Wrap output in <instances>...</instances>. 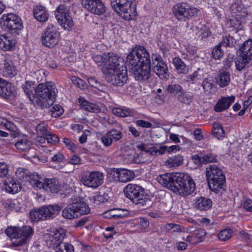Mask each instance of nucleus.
<instances>
[{"instance_id": "nucleus-64", "label": "nucleus", "mask_w": 252, "mask_h": 252, "mask_svg": "<svg viewBox=\"0 0 252 252\" xmlns=\"http://www.w3.org/2000/svg\"><path fill=\"white\" fill-rule=\"evenodd\" d=\"M198 71H194L192 74L189 75L186 77V81L188 82H191L193 83L197 79Z\"/></svg>"}, {"instance_id": "nucleus-26", "label": "nucleus", "mask_w": 252, "mask_h": 252, "mask_svg": "<svg viewBox=\"0 0 252 252\" xmlns=\"http://www.w3.org/2000/svg\"><path fill=\"white\" fill-rule=\"evenodd\" d=\"M127 215V210L121 209L120 208L110 209L103 213V216L105 218L114 220L124 218Z\"/></svg>"}, {"instance_id": "nucleus-43", "label": "nucleus", "mask_w": 252, "mask_h": 252, "mask_svg": "<svg viewBox=\"0 0 252 252\" xmlns=\"http://www.w3.org/2000/svg\"><path fill=\"white\" fill-rule=\"evenodd\" d=\"M95 4L94 6L93 11L90 12L96 15H101L105 12V7L101 0H97L95 2Z\"/></svg>"}, {"instance_id": "nucleus-31", "label": "nucleus", "mask_w": 252, "mask_h": 252, "mask_svg": "<svg viewBox=\"0 0 252 252\" xmlns=\"http://www.w3.org/2000/svg\"><path fill=\"white\" fill-rule=\"evenodd\" d=\"M232 14L235 15L237 19H242L247 16L246 9L243 5L238 3H234L230 7Z\"/></svg>"}, {"instance_id": "nucleus-34", "label": "nucleus", "mask_w": 252, "mask_h": 252, "mask_svg": "<svg viewBox=\"0 0 252 252\" xmlns=\"http://www.w3.org/2000/svg\"><path fill=\"white\" fill-rule=\"evenodd\" d=\"M30 216L33 221H38L41 220L48 219L47 216L44 213L42 207L39 209L32 210L30 213Z\"/></svg>"}, {"instance_id": "nucleus-53", "label": "nucleus", "mask_w": 252, "mask_h": 252, "mask_svg": "<svg viewBox=\"0 0 252 252\" xmlns=\"http://www.w3.org/2000/svg\"><path fill=\"white\" fill-rule=\"evenodd\" d=\"M88 83L92 87L97 89L98 90L102 91L103 89V87H104L103 85H101V83L98 82L95 78L94 77H90L88 79Z\"/></svg>"}, {"instance_id": "nucleus-41", "label": "nucleus", "mask_w": 252, "mask_h": 252, "mask_svg": "<svg viewBox=\"0 0 252 252\" xmlns=\"http://www.w3.org/2000/svg\"><path fill=\"white\" fill-rule=\"evenodd\" d=\"M236 41L234 38L229 34L222 37L221 41L219 43L221 46L234 47Z\"/></svg>"}, {"instance_id": "nucleus-47", "label": "nucleus", "mask_w": 252, "mask_h": 252, "mask_svg": "<svg viewBox=\"0 0 252 252\" xmlns=\"http://www.w3.org/2000/svg\"><path fill=\"white\" fill-rule=\"evenodd\" d=\"M232 230L230 229H224L220 231L218 234L220 240L226 241L232 236Z\"/></svg>"}, {"instance_id": "nucleus-11", "label": "nucleus", "mask_w": 252, "mask_h": 252, "mask_svg": "<svg viewBox=\"0 0 252 252\" xmlns=\"http://www.w3.org/2000/svg\"><path fill=\"white\" fill-rule=\"evenodd\" d=\"M175 17L181 21H186L190 18L197 15L198 10L191 7L187 2L178 3L173 8Z\"/></svg>"}, {"instance_id": "nucleus-1", "label": "nucleus", "mask_w": 252, "mask_h": 252, "mask_svg": "<svg viewBox=\"0 0 252 252\" xmlns=\"http://www.w3.org/2000/svg\"><path fill=\"white\" fill-rule=\"evenodd\" d=\"M126 64L136 80L153 84L156 83V78L151 73L150 54L143 46H136L132 48L127 55Z\"/></svg>"}, {"instance_id": "nucleus-28", "label": "nucleus", "mask_w": 252, "mask_h": 252, "mask_svg": "<svg viewBox=\"0 0 252 252\" xmlns=\"http://www.w3.org/2000/svg\"><path fill=\"white\" fill-rule=\"evenodd\" d=\"M172 63L175 68V70L178 74H187L188 67L184 61L180 58L176 57L173 58Z\"/></svg>"}, {"instance_id": "nucleus-44", "label": "nucleus", "mask_w": 252, "mask_h": 252, "mask_svg": "<svg viewBox=\"0 0 252 252\" xmlns=\"http://www.w3.org/2000/svg\"><path fill=\"white\" fill-rule=\"evenodd\" d=\"M114 142L119 141L123 137L122 129L121 128H113L108 131Z\"/></svg>"}, {"instance_id": "nucleus-62", "label": "nucleus", "mask_w": 252, "mask_h": 252, "mask_svg": "<svg viewBox=\"0 0 252 252\" xmlns=\"http://www.w3.org/2000/svg\"><path fill=\"white\" fill-rule=\"evenodd\" d=\"M128 158H133L132 162L134 163H143L144 162H147L146 160H142L140 158V157L138 155H132L129 154L127 155Z\"/></svg>"}, {"instance_id": "nucleus-39", "label": "nucleus", "mask_w": 252, "mask_h": 252, "mask_svg": "<svg viewBox=\"0 0 252 252\" xmlns=\"http://www.w3.org/2000/svg\"><path fill=\"white\" fill-rule=\"evenodd\" d=\"M213 128V134L215 137H217L219 139L224 137V131L220 124H214Z\"/></svg>"}, {"instance_id": "nucleus-8", "label": "nucleus", "mask_w": 252, "mask_h": 252, "mask_svg": "<svg viewBox=\"0 0 252 252\" xmlns=\"http://www.w3.org/2000/svg\"><path fill=\"white\" fill-rule=\"evenodd\" d=\"M114 10L125 20H130L136 14L134 0H111Z\"/></svg>"}, {"instance_id": "nucleus-35", "label": "nucleus", "mask_w": 252, "mask_h": 252, "mask_svg": "<svg viewBox=\"0 0 252 252\" xmlns=\"http://www.w3.org/2000/svg\"><path fill=\"white\" fill-rule=\"evenodd\" d=\"M230 81V73L226 71H220L219 76L217 79V82L220 87L227 86Z\"/></svg>"}, {"instance_id": "nucleus-20", "label": "nucleus", "mask_w": 252, "mask_h": 252, "mask_svg": "<svg viewBox=\"0 0 252 252\" xmlns=\"http://www.w3.org/2000/svg\"><path fill=\"white\" fill-rule=\"evenodd\" d=\"M216 155L210 153L201 152L192 156L191 159L194 163L198 166L206 164L217 161Z\"/></svg>"}, {"instance_id": "nucleus-7", "label": "nucleus", "mask_w": 252, "mask_h": 252, "mask_svg": "<svg viewBox=\"0 0 252 252\" xmlns=\"http://www.w3.org/2000/svg\"><path fill=\"white\" fill-rule=\"evenodd\" d=\"M5 233L11 238L14 246L19 247L29 241L33 234V229L31 226L27 225L21 228L8 227Z\"/></svg>"}, {"instance_id": "nucleus-17", "label": "nucleus", "mask_w": 252, "mask_h": 252, "mask_svg": "<svg viewBox=\"0 0 252 252\" xmlns=\"http://www.w3.org/2000/svg\"><path fill=\"white\" fill-rule=\"evenodd\" d=\"M112 174L113 181L116 182L126 183L131 181L135 177L132 171L125 168H114Z\"/></svg>"}, {"instance_id": "nucleus-25", "label": "nucleus", "mask_w": 252, "mask_h": 252, "mask_svg": "<svg viewBox=\"0 0 252 252\" xmlns=\"http://www.w3.org/2000/svg\"><path fill=\"white\" fill-rule=\"evenodd\" d=\"M42 189L52 193H57L60 190V186L58 181L56 179H43V185Z\"/></svg>"}, {"instance_id": "nucleus-9", "label": "nucleus", "mask_w": 252, "mask_h": 252, "mask_svg": "<svg viewBox=\"0 0 252 252\" xmlns=\"http://www.w3.org/2000/svg\"><path fill=\"white\" fill-rule=\"evenodd\" d=\"M90 208L84 201H76L68 205L62 211L63 217L72 220L90 213Z\"/></svg>"}, {"instance_id": "nucleus-32", "label": "nucleus", "mask_w": 252, "mask_h": 252, "mask_svg": "<svg viewBox=\"0 0 252 252\" xmlns=\"http://www.w3.org/2000/svg\"><path fill=\"white\" fill-rule=\"evenodd\" d=\"M184 158L178 155L168 158L165 162V165L168 168H175L183 164Z\"/></svg>"}, {"instance_id": "nucleus-57", "label": "nucleus", "mask_w": 252, "mask_h": 252, "mask_svg": "<svg viewBox=\"0 0 252 252\" xmlns=\"http://www.w3.org/2000/svg\"><path fill=\"white\" fill-rule=\"evenodd\" d=\"M115 227L113 226L107 227L105 228V232L103 233V236L106 239L113 238V235L116 234Z\"/></svg>"}, {"instance_id": "nucleus-21", "label": "nucleus", "mask_w": 252, "mask_h": 252, "mask_svg": "<svg viewBox=\"0 0 252 252\" xmlns=\"http://www.w3.org/2000/svg\"><path fill=\"white\" fill-rule=\"evenodd\" d=\"M0 95L5 99H11L15 96V91L11 84L0 78Z\"/></svg>"}, {"instance_id": "nucleus-14", "label": "nucleus", "mask_w": 252, "mask_h": 252, "mask_svg": "<svg viewBox=\"0 0 252 252\" xmlns=\"http://www.w3.org/2000/svg\"><path fill=\"white\" fill-rule=\"evenodd\" d=\"M1 20V26L12 32L18 33L23 28L20 17L15 14L10 13L4 14Z\"/></svg>"}, {"instance_id": "nucleus-50", "label": "nucleus", "mask_w": 252, "mask_h": 252, "mask_svg": "<svg viewBox=\"0 0 252 252\" xmlns=\"http://www.w3.org/2000/svg\"><path fill=\"white\" fill-rule=\"evenodd\" d=\"M183 89L182 86L177 84H171L167 87V91L169 93L176 95H178Z\"/></svg>"}, {"instance_id": "nucleus-56", "label": "nucleus", "mask_w": 252, "mask_h": 252, "mask_svg": "<svg viewBox=\"0 0 252 252\" xmlns=\"http://www.w3.org/2000/svg\"><path fill=\"white\" fill-rule=\"evenodd\" d=\"M97 0H82V4L84 8L88 9L89 11H93L94 6Z\"/></svg>"}, {"instance_id": "nucleus-49", "label": "nucleus", "mask_w": 252, "mask_h": 252, "mask_svg": "<svg viewBox=\"0 0 252 252\" xmlns=\"http://www.w3.org/2000/svg\"><path fill=\"white\" fill-rule=\"evenodd\" d=\"M221 46L219 44L216 46L212 52V56L215 60H219L223 56V51L221 49Z\"/></svg>"}, {"instance_id": "nucleus-13", "label": "nucleus", "mask_w": 252, "mask_h": 252, "mask_svg": "<svg viewBox=\"0 0 252 252\" xmlns=\"http://www.w3.org/2000/svg\"><path fill=\"white\" fill-rule=\"evenodd\" d=\"M104 181L103 174L98 171H87L82 175V184L88 187L96 189L100 186Z\"/></svg>"}, {"instance_id": "nucleus-40", "label": "nucleus", "mask_w": 252, "mask_h": 252, "mask_svg": "<svg viewBox=\"0 0 252 252\" xmlns=\"http://www.w3.org/2000/svg\"><path fill=\"white\" fill-rule=\"evenodd\" d=\"M143 157L147 158L146 159L147 162H151L157 156V147H151L147 149L146 153L142 155Z\"/></svg>"}, {"instance_id": "nucleus-46", "label": "nucleus", "mask_w": 252, "mask_h": 252, "mask_svg": "<svg viewBox=\"0 0 252 252\" xmlns=\"http://www.w3.org/2000/svg\"><path fill=\"white\" fill-rule=\"evenodd\" d=\"M55 252H74V248L71 244L62 242L56 248Z\"/></svg>"}, {"instance_id": "nucleus-58", "label": "nucleus", "mask_w": 252, "mask_h": 252, "mask_svg": "<svg viewBox=\"0 0 252 252\" xmlns=\"http://www.w3.org/2000/svg\"><path fill=\"white\" fill-rule=\"evenodd\" d=\"M214 85L212 80L207 78L205 79L202 83V88L206 92H210L213 88Z\"/></svg>"}, {"instance_id": "nucleus-3", "label": "nucleus", "mask_w": 252, "mask_h": 252, "mask_svg": "<svg viewBox=\"0 0 252 252\" xmlns=\"http://www.w3.org/2000/svg\"><path fill=\"white\" fill-rule=\"evenodd\" d=\"M57 93L55 84L53 82L39 84L35 89L37 106L42 109L50 107L55 101Z\"/></svg>"}, {"instance_id": "nucleus-24", "label": "nucleus", "mask_w": 252, "mask_h": 252, "mask_svg": "<svg viewBox=\"0 0 252 252\" xmlns=\"http://www.w3.org/2000/svg\"><path fill=\"white\" fill-rule=\"evenodd\" d=\"M78 102L80 108L86 111L95 113H99L101 111V108L98 105L95 103H90L82 97H79Z\"/></svg>"}, {"instance_id": "nucleus-2", "label": "nucleus", "mask_w": 252, "mask_h": 252, "mask_svg": "<svg viewBox=\"0 0 252 252\" xmlns=\"http://www.w3.org/2000/svg\"><path fill=\"white\" fill-rule=\"evenodd\" d=\"M157 180L163 186L182 196L191 194L196 189L192 179L183 173L164 174L158 177Z\"/></svg>"}, {"instance_id": "nucleus-59", "label": "nucleus", "mask_w": 252, "mask_h": 252, "mask_svg": "<svg viewBox=\"0 0 252 252\" xmlns=\"http://www.w3.org/2000/svg\"><path fill=\"white\" fill-rule=\"evenodd\" d=\"M32 82L29 81H26L25 83L22 85V89L28 97H30L32 94Z\"/></svg>"}, {"instance_id": "nucleus-38", "label": "nucleus", "mask_w": 252, "mask_h": 252, "mask_svg": "<svg viewBox=\"0 0 252 252\" xmlns=\"http://www.w3.org/2000/svg\"><path fill=\"white\" fill-rule=\"evenodd\" d=\"M112 112L116 116L123 117L133 116L134 115L133 111L128 108H114Z\"/></svg>"}, {"instance_id": "nucleus-48", "label": "nucleus", "mask_w": 252, "mask_h": 252, "mask_svg": "<svg viewBox=\"0 0 252 252\" xmlns=\"http://www.w3.org/2000/svg\"><path fill=\"white\" fill-rule=\"evenodd\" d=\"M63 111V109L60 105L56 104L51 109L50 113L52 117L57 118L61 116Z\"/></svg>"}, {"instance_id": "nucleus-6", "label": "nucleus", "mask_w": 252, "mask_h": 252, "mask_svg": "<svg viewBox=\"0 0 252 252\" xmlns=\"http://www.w3.org/2000/svg\"><path fill=\"white\" fill-rule=\"evenodd\" d=\"M124 193L127 198L139 207L147 206L150 204L149 195L141 186L133 184H128L125 188Z\"/></svg>"}, {"instance_id": "nucleus-55", "label": "nucleus", "mask_w": 252, "mask_h": 252, "mask_svg": "<svg viewBox=\"0 0 252 252\" xmlns=\"http://www.w3.org/2000/svg\"><path fill=\"white\" fill-rule=\"evenodd\" d=\"M101 141L105 147H109L114 142L108 132L102 136Z\"/></svg>"}, {"instance_id": "nucleus-61", "label": "nucleus", "mask_w": 252, "mask_h": 252, "mask_svg": "<svg viewBox=\"0 0 252 252\" xmlns=\"http://www.w3.org/2000/svg\"><path fill=\"white\" fill-rule=\"evenodd\" d=\"M8 173V167L4 162H0V177L5 176Z\"/></svg>"}, {"instance_id": "nucleus-27", "label": "nucleus", "mask_w": 252, "mask_h": 252, "mask_svg": "<svg viewBox=\"0 0 252 252\" xmlns=\"http://www.w3.org/2000/svg\"><path fill=\"white\" fill-rule=\"evenodd\" d=\"M153 70L154 72L162 79L168 78L169 77L168 67L163 61L157 63L154 66Z\"/></svg>"}, {"instance_id": "nucleus-36", "label": "nucleus", "mask_w": 252, "mask_h": 252, "mask_svg": "<svg viewBox=\"0 0 252 252\" xmlns=\"http://www.w3.org/2000/svg\"><path fill=\"white\" fill-rule=\"evenodd\" d=\"M44 213L47 216L48 219L53 218L54 216L59 214L61 207L58 205H48L42 206Z\"/></svg>"}, {"instance_id": "nucleus-16", "label": "nucleus", "mask_w": 252, "mask_h": 252, "mask_svg": "<svg viewBox=\"0 0 252 252\" xmlns=\"http://www.w3.org/2000/svg\"><path fill=\"white\" fill-rule=\"evenodd\" d=\"M127 65L122 63V66L110 75H105L107 81L115 86H123L127 80Z\"/></svg>"}, {"instance_id": "nucleus-52", "label": "nucleus", "mask_w": 252, "mask_h": 252, "mask_svg": "<svg viewBox=\"0 0 252 252\" xmlns=\"http://www.w3.org/2000/svg\"><path fill=\"white\" fill-rule=\"evenodd\" d=\"M45 136L48 143L56 144L59 142V138L56 134L50 131Z\"/></svg>"}, {"instance_id": "nucleus-63", "label": "nucleus", "mask_w": 252, "mask_h": 252, "mask_svg": "<svg viewBox=\"0 0 252 252\" xmlns=\"http://www.w3.org/2000/svg\"><path fill=\"white\" fill-rule=\"evenodd\" d=\"M137 126L142 127L150 128L152 126L151 123L142 120H138L136 122Z\"/></svg>"}, {"instance_id": "nucleus-4", "label": "nucleus", "mask_w": 252, "mask_h": 252, "mask_svg": "<svg viewBox=\"0 0 252 252\" xmlns=\"http://www.w3.org/2000/svg\"><path fill=\"white\" fill-rule=\"evenodd\" d=\"M93 58L104 75L112 74L122 66L120 63V58L113 53L94 55Z\"/></svg>"}, {"instance_id": "nucleus-15", "label": "nucleus", "mask_w": 252, "mask_h": 252, "mask_svg": "<svg viewBox=\"0 0 252 252\" xmlns=\"http://www.w3.org/2000/svg\"><path fill=\"white\" fill-rule=\"evenodd\" d=\"M56 17L61 26L65 30H70L74 26L72 18L68 10L63 5L59 6L55 12Z\"/></svg>"}, {"instance_id": "nucleus-60", "label": "nucleus", "mask_w": 252, "mask_h": 252, "mask_svg": "<svg viewBox=\"0 0 252 252\" xmlns=\"http://www.w3.org/2000/svg\"><path fill=\"white\" fill-rule=\"evenodd\" d=\"M138 223L139 228L142 230L146 229L149 225L148 220L144 218H139L138 220Z\"/></svg>"}, {"instance_id": "nucleus-42", "label": "nucleus", "mask_w": 252, "mask_h": 252, "mask_svg": "<svg viewBox=\"0 0 252 252\" xmlns=\"http://www.w3.org/2000/svg\"><path fill=\"white\" fill-rule=\"evenodd\" d=\"M31 145V142L27 139H23L17 141L15 144V147L22 151H27L30 148Z\"/></svg>"}, {"instance_id": "nucleus-18", "label": "nucleus", "mask_w": 252, "mask_h": 252, "mask_svg": "<svg viewBox=\"0 0 252 252\" xmlns=\"http://www.w3.org/2000/svg\"><path fill=\"white\" fill-rule=\"evenodd\" d=\"M66 234L65 230L60 228L53 232V234H48L47 235L46 243L49 248L55 249V250L59 245L62 242Z\"/></svg>"}, {"instance_id": "nucleus-12", "label": "nucleus", "mask_w": 252, "mask_h": 252, "mask_svg": "<svg viewBox=\"0 0 252 252\" xmlns=\"http://www.w3.org/2000/svg\"><path fill=\"white\" fill-rule=\"evenodd\" d=\"M60 34L58 29L53 24L49 25L43 32L41 36L42 45L48 48H53L58 43Z\"/></svg>"}, {"instance_id": "nucleus-19", "label": "nucleus", "mask_w": 252, "mask_h": 252, "mask_svg": "<svg viewBox=\"0 0 252 252\" xmlns=\"http://www.w3.org/2000/svg\"><path fill=\"white\" fill-rule=\"evenodd\" d=\"M9 55H6L3 62L0 63V74L5 77L12 78L17 74V69L11 61Z\"/></svg>"}, {"instance_id": "nucleus-33", "label": "nucleus", "mask_w": 252, "mask_h": 252, "mask_svg": "<svg viewBox=\"0 0 252 252\" xmlns=\"http://www.w3.org/2000/svg\"><path fill=\"white\" fill-rule=\"evenodd\" d=\"M4 186L6 191L12 194L17 193L21 190L19 183L13 179L6 181Z\"/></svg>"}, {"instance_id": "nucleus-54", "label": "nucleus", "mask_w": 252, "mask_h": 252, "mask_svg": "<svg viewBox=\"0 0 252 252\" xmlns=\"http://www.w3.org/2000/svg\"><path fill=\"white\" fill-rule=\"evenodd\" d=\"M71 81L75 85L81 89H84L87 87V84L83 80L76 76H73L71 78Z\"/></svg>"}, {"instance_id": "nucleus-37", "label": "nucleus", "mask_w": 252, "mask_h": 252, "mask_svg": "<svg viewBox=\"0 0 252 252\" xmlns=\"http://www.w3.org/2000/svg\"><path fill=\"white\" fill-rule=\"evenodd\" d=\"M30 184L34 187L38 189H42L43 185V180H42L38 174H33L29 177Z\"/></svg>"}, {"instance_id": "nucleus-5", "label": "nucleus", "mask_w": 252, "mask_h": 252, "mask_svg": "<svg viewBox=\"0 0 252 252\" xmlns=\"http://www.w3.org/2000/svg\"><path fill=\"white\" fill-rule=\"evenodd\" d=\"M206 177L212 191L219 193L224 190L225 176L222 170L217 165H211L206 168Z\"/></svg>"}, {"instance_id": "nucleus-51", "label": "nucleus", "mask_w": 252, "mask_h": 252, "mask_svg": "<svg viewBox=\"0 0 252 252\" xmlns=\"http://www.w3.org/2000/svg\"><path fill=\"white\" fill-rule=\"evenodd\" d=\"M48 126L44 123L38 124L36 127V130L38 135L45 136L49 132L48 131Z\"/></svg>"}, {"instance_id": "nucleus-29", "label": "nucleus", "mask_w": 252, "mask_h": 252, "mask_svg": "<svg viewBox=\"0 0 252 252\" xmlns=\"http://www.w3.org/2000/svg\"><path fill=\"white\" fill-rule=\"evenodd\" d=\"M212 206L211 199L200 197L196 199L194 207L199 211H206L210 209Z\"/></svg>"}, {"instance_id": "nucleus-22", "label": "nucleus", "mask_w": 252, "mask_h": 252, "mask_svg": "<svg viewBox=\"0 0 252 252\" xmlns=\"http://www.w3.org/2000/svg\"><path fill=\"white\" fill-rule=\"evenodd\" d=\"M235 99V97L233 95L221 97L214 106L215 111L221 112L227 110L234 102Z\"/></svg>"}, {"instance_id": "nucleus-10", "label": "nucleus", "mask_w": 252, "mask_h": 252, "mask_svg": "<svg viewBox=\"0 0 252 252\" xmlns=\"http://www.w3.org/2000/svg\"><path fill=\"white\" fill-rule=\"evenodd\" d=\"M239 59L235 61L237 70L242 71L252 60V39L245 41L239 47Z\"/></svg>"}, {"instance_id": "nucleus-45", "label": "nucleus", "mask_w": 252, "mask_h": 252, "mask_svg": "<svg viewBox=\"0 0 252 252\" xmlns=\"http://www.w3.org/2000/svg\"><path fill=\"white\" fill-rule=\"evenodd\" d=\"M25 156L27 159L32 160L33 162L39 160V158L37 155L36 150L31 147L25 152Z\"/></svg>"}, {"instance_id": "nucleus-30", "label": "nucleus", "mask_w": 252, "mask_h": 252, "mask_svg": "<svg viewBox=\"0 0 252 252\" xmlns=\"http://www.w3.org/2000/svg\"><path fill=\"white\" fill-rule=\"evenodd\" d=\"M33 14L35 18L40 22H45L48 18V14L45 7L41 5H37L34 7Z\"/></svg>"}, {"instance_id": "nucleus-23", "label": "nucleus", "mask_w": 252, "mask_h": 252, "mask_svg": "<svg viewBox=\"0 0 252 252\" xmlns=\"http://www.w3.org/2000/svg\"><path fill=\"white\" fill-rule=\"evenodd\" d=\"M15 40L7 34L0 35V48L2 50L12 51L15 47Z\"/></svg>"}]
</instances>
